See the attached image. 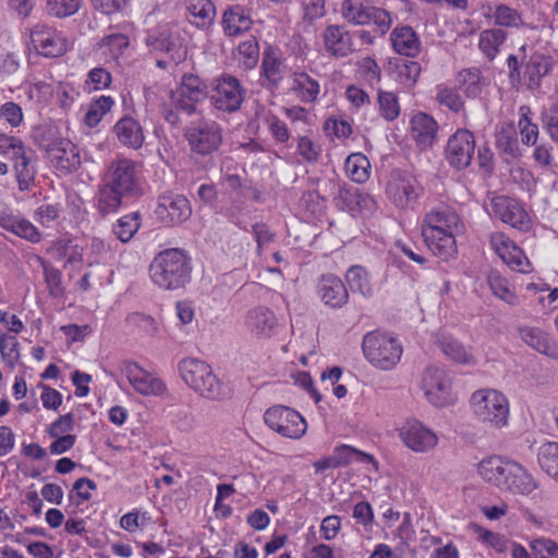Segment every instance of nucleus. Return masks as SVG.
<instances>
[{"label":"nucleus","mask_w":558,"mask_h":558,"mask_svg":"<svg viewBox=\"0 0 558 558\" xmlns=\"http://www.w3.org/2000/svg\"><path fill=\"white\" fill-rule=\"evenodd\" d=\"M512 464L513 460H507L500 456H492L478 463L477 472L484 481L502 490Z\"/></svg>","instance_id":"nucleus-24"},{"label":"nucleus","mask_w":558,"mask_h":558,"mask_svg":"<svg viewBox=\"0 0 558 558\" xmlns=\"http://www.w3.org/2000/svg\"><path fill=\"white\" fill-rule=\"evenodd\" d=\"M377 101L380 114L388 121L396 120L400 114L398 98L393 93L378 90Z\"/></svg>","instance_id":"nucleus-47"},{"label":"nucleus","mask_w":558,"mask_h":558,"mask_svg":"<svg viewBox=\"0 0 558 558\" xmlns=\"http://www.w3.org/2000/svg\"><path fill=\"white\" fill-rule=\"evenodd\" d=\"M345 280L353 292H359L363 296H371L373 289L368 279L367 271L361 266H352L345 274Z\"/></svg>","instance_id":"nucleus-38"},{"label":"nucleus","mask_w":558,"mask_h":558,"mask_svg":"<svg viewBox=\"0 0 558 558\" xmlns=\"http://www.w3.org/2000/svg\"><path fill=\"white\" fill-rule=\"evenodd\" d=\"M244 325L258 339H269L277 330L278 319L269 307L258 305L247 311Z\"/></svg>","instance_id":"nucleus-21"},{"label":"nucleus","mask_w":558,"mask_h":558,"mask_svg":"<svg viewBox=\"0 0 558 558\" xmlns=\"http://www.w3.org/2000/svg\"><path fill=\"white\" fill-rule=\"evenodd\" d=\"M436 99L442 106H446L453 112H459L463 109V100L459 93L446 86H439Z\"/></svg>","instance_id":"nucleus-52"},{"label":"nucleus","mask_w":558,"mask_h":558,"mask_svg":"<svg viewBox=\"0 0 558 558\" xmlns=\"http://www.w3.org/2000/svg\"><path fill=\"white\" fill-rule=\"evenodd\" d=\"M185 8L192 24L208 27L215 20L216 8L210 0H185Z\"/></svg>","instance_id":"nucleus-30"},{"label":"nucleus","mask_w":558,"mask_h":558,"mask_svg":"<svg viewBox=\"0 0 558 558\" xmlns=\"http://www.w3.org/2000/svg\"><path fill=\"white\" fill-rule=\"evenodd\" d=\"M3 155L13 163V170L20 191L29 190L35 182L37 173L36 156L33 150L26 149L21 144L10 143L0 146Z\"/></svg>","instance_id":"nucleus-10"},{"label":"nucleus","mask_w":558,"mask_h":558,"mask_svg":"<svg viewBox=\"0 0 558 558\" xmlns=\"http://www.w3.org/2000/svg\"><path fill=\"white\" fill-rule=\"evenodd\" d=\"M530 548L536 558H558V543L550 538H534L530 542Z\"/></svg>","instance_id":"nucleus-49"},{"label":"nucleus","mask_w":558,"mask_h":558,"mask_svg":"<svg viewBox=\"0 0 558 558\" xmlns=\"http://www.w3.org/2000/svg\"><path fill=\"white\" fill-rule=\"evenodd\" d=\"M505 39L506 33L502 29H485L480 34L478 48L489 60H493L498 54Z\"/></svg>","instance_id":"nucleus-34"},{"label":"nucleus","mask_w":558,"mask_h":558,"mask_svg":"<svg viewBox=\"0 0 558 558\" xmlns=\"http://www.w3.org/2000/svg\"><path fill=\"white\" fill-rule=\"evenodd\" d=\"M292 89L298 93L303 101L312 102L317 98L319 84L308 74L295 73Z\"/></svg>","instance_id":"nucleus-36"},{"label":"nucleus","mask_w":558,"mask_h":558,"mask_svg":"<svg viewBox=\"0 0 558 558\" xmlns=\"http://www.w3.org/2000/svg\"><path fill=\"white\" fill-rule=\"evenodd\" d=\"M82 0H47L48 12L57 17H68L81 8Z\"/></svg>","instance_id":"nucleus-48"},{"label":"nucleus","mask_w":558,"mask_h":558,"mask_svg":"<svg viewBox=\"0 0 558 558\" xmlns=\"http://www.w3.org/2000/svg\"><path fill=\"white\" fill-rule=\"evenodd\" d=\"M317 292L323 303L331 308H341L349 301L347 287L339 277L331 274L322 276Z\"/></svg>","instance_id":"nucleus-23"},{"label":"nucleus","mask_w":558,"mask_h":558,"mask_svg":"<svg viewBox=\"0 0 558 558\" xmlns=\"http://www.w3.org/2000/svg\"><path fill=\"white\" fill-rule=\"evenodd\" d=\"M110 83L111 74L104 68L92 69L86 81V84H92L95 90L107 88Z\"/></svg>","instance_id":"nucleus-62"},{"label":"nucleus","mask_w":558,"mask_h":558,"mask_svg":"<svg viewBox=\"0 0 558 558\" xmlns=\"http://www.w3.org/2000/svg\"><path fill=\"white\" fill-rule=\"evenodd\" d=\"M244 95L245 90L238 78L222 75L214 82L210 100L216 109L234 112L240 109Z\"/></svg>","instance_id":"nucleus-14"},{"label":"nucleus","mask_w":558,"mask_h":558,"mask_svg":"<svg viewBox=\"0 0 558 558\" xmlns=\"http://www.w3.org/2000/svg\"><path fill=\"white\" fill-rule=\"evenodd\" d=\"M391 43L395 51L407 57H416L421 51L418 36L410 26L397 27L391 33Z\"/></svg>","instance_id":"nucleus-28"},{"label":"nucleus","mask_w":558,"mask_h":558,"mask_svg":"<svg viewBox=\"0 0 558 558\" xmlns=\"http://www.w3.org/2000/svg\"><path fill=\"white\" fill-rule=\"evenodd\" d=\"M143 192L137 165L126 158L114 160L99 185L97 210L101 216L113 214L122 206L123 197H138Z\"/></svg>","instance_id":"nucleus-1"},{"label":"nucleus","mask_w":558,"mask_h":558,"mask_svg":"<svg viewBox=\"0 0 558 558\" xmlns=\"http://www.w3.org/2000/svg\"><path fill=\"white\" fill-rule=\"evenodd\" d=\"M74 427L73 414L68 413L61 415L57 421H54L49 427L50 437H59L63 435H68L66 433L71 432Z\"/></svg>","instance_id":"nucleus-63"},{"label":"nucleus","mask_w":558,"mask_h":558,"mask_svg":"<svg viewBox=\"0 0 558 558\" xmlns=\"http://www.w3.org/2000/svg\"><path fill=\"white\" fill-rule=\"evenodd\" d=\"M423 193V187L414 175L393 170L386 184L388 198L399 208H412Z\"/></svg>","instance_id":"nucleus-8"},{"label":"nucleus","mask_w":558,"mask_h":558,"mask_svg":"<svg viewBox=\"0 0 558 558\" xmlns=\"http://www.w3.org/2000/svg\"><path fill=\"white\" fill-rule=\"evenodd\" d=\"M113 105V100L109 96H100L94 100L87 109L84 118L86 125L93 128L96 126L102 119V117L110 111Z\"/></svg>","instance_id":"nucleus-43"},{"label":"nucleus","mask_w":558,"mask_h":558,"mask_svg":"<svg viewBox=\"0 0 558 558\" xmlns=\"http://www.w3.org/2000/svg\"><path fill=\"white\" fill-rule=\"evenodd\" d=\"M31 40L36 51L47 58L60 57L70 48V41L61 32L46 25L35 26Z\"/></svg>","instance_id":"nucleus-18"},{"label":"nucleus","mask_w":558,"mask_h":558,"mask_svg":"<svg viewBox=\"0 0 558 558\" xmlns=\"http://www.w3.org/2000/svg\"><path fill=\"white\" fill-rule=\"evenodd\" d=\"M493 215L502 222L512 228L526 232L532 227V221L523 208L515 199L508 196H497L492 199Z\"/></svg>","instance_id":"nucleus-20"},{"label":"nucleus","mask_w":558,"mask_h":558,"mask_svg":"<svg viewBox=\"0 0 558 558\" xmlns=\"http://www.w3.org/2000/svg\"><path fill=\"white\" fill-rule=\"evenodd\" d=\"M145 43L150 49L168 54L169 60L174 64L183 62L186 58V48L179 35L168 26H161L149 32Z\"/></svg>","instance_id":"nucleus-17"},{"label":"nucleus","mask_w":558,"mask_h":558,"mask_svg":"<svg viewBox=\"0 0 558 558\" xmlns=\"http://www.w3.org/2000/svg\"><path fill=\"white\" fill-rule=\"evenodd\" d=\"M487 282L493 293L509 305L519 303V298L511 289L508 280L498 271L493 270L487 277Z\"/></svg>","instance_id":"nucleus-35"},{"label":"nucleus","mask_w":558,"mask_h":558,"mask_svg":"<svg viewBox=\"0 0 558 558\" xmlns=\"http://www.w3.org/2000/svg\"><path fill=\"white\" fill-rule=\"evenodd\" d=\"M402 444L415 453H427L438 445L437 434L416 418H409L398 429Z\"/></svg>","instance_id":"nucleus-13"},{"label":"nucleus","mask_w":558,"mask_h":558,"mask_svg":"<svg viewBox=\"0 0 558 558\" xmlns=\"http://www.w3.org/2000/svg\"><path fill=\"white\" fill-rule=\"evenodd\" d=\"M41 388L43 392L40 399L44 408L57 411L62 403V395L58 390L46 385H43Z\"/></svg>","instance_id":"nucleus-64"},{"label":"nucleus","mask_w":558,"mask_h":558,"mask_svg":"<svg viewBox=\"0 0 558 558\" xmlns=\"http://www.w3.org/2000/svg\"><path fill=\"white\" fill-rule=\"evenodd\" d=\"M191 270L189 257L179 248L160 252L149 267L154 283L166 290L183 288L191 279Z\"/></svg>","instance_id":"nucleus-4"},{"label":"nucleus","mask_w":558,"mask_h":558,"mask_svg":"<svg viewBox=\"0 0 558 558\" xmlns=\"http://www.w3.org/2000/svg\"><path fill=\"white\" fill-rule=\"evenodd\" d=\"M421 74V65L416 61H405L398 66L399 81L408 86L416 83Z\"/></svg>","instance_id":"nucleus-57"},{"label":"nucleus","mask_w":558,"mask_h":558,"mask_svg":"<svg viewBox=\"0 0 558 558\" xmlns=\"http://www.w3.org/2000/svg\"><path fill=\"white\" fill-rule=\"evenodd\" d=\"M413 136L418 140H433L436 136L437 123L426 113H418L412 119Z\"/></svg>","instance_id":"nucleus-45"},{"label":"nucleus","mask_w":558,"mask_h":558,"mask_svg":"<svg viewBox=\"0 0 558 558\" xmlns=\"http://www.w3.org/2000/svg\"><path fill=\"white\" fill-rule=\"evenodd\" d=\"M323 39L326 51L335 58H344L353 52L351 35L341 26H327Z\"/></svg>","instance_id":"nucleus-25"},{"label":"nucleus","mask_w":558,"mask_h":558,"mask_svg":"<svg viewBox=\"0 0 558 558\" xmlns=\"http://www.w3.org/2000/svg\"><path fill=\"white\" fill-rule=\"evenodd\" d=\"M362 347L368 362L381 369L393 368L402 355L399 340L386 332H368L363 339Z\"/></svg>","instance_id":"nucleus-7"},{"label":"nucleus","mask_w":558,"mask_h":558,"mask_svg":"<svg viewBox=\"0 0 558 558\" xmlns=\"http://www.w3.org/2000/svg\"><path fill=\"white\" fill-rule=\"evenodd\" d=\"M357 73L360 78L371 86L378 84L380 81L379 66L371 58H364L357 63Z\"/></svg>","instance_id":"nucleus-51"},{"label":"nucleus","mask_w":558,"mask_h":558,"mask_svg":"<svg viewBox=\"0 0 558 558\" xmlns=\"http://www.w3.org/2000/svg\"><path fill=\"white\" fill-rule=\"evenodd\" d=\"M344 20L355 25L374 23L380 33H386L391 25L390 14L376 7L368 5L364 0H344L341 4Z\"/></svg>","instance_id":"nucleus-12"},{"label":"nucleus","mask_w":558,"mask_h":558,"mask_svg":"<svg viewBox=\"0 0 558 558\" xmlns=\"http://www.w3.org/2000/svg\"><path fill=\"white\" fill-rule=\"evenodd\" d=\"M207 96V85L199 76L184 74L180 86L172 93V100L178 109L192 114L196 110V105L204 101Z\"/></svg>","instance_id":"nucleus-15"},{"label":"nucleus","mask_w":558,"mask_h":558,"mask_svg":"<svg viewBox=\"0 0 558 558\" xmlns=\"http://www.w3.org/2000/svg\"><path fill=\"white\" fill-rule=\"evenodd\" d=\"M509 80L511 83H522L530 90H538L542 81L554 69L555 61L551 54L522 45L517 54L507 59Z\"/></svg>","instance_id":"nucleus-3"},{"label":"nucleus","mask_w":558,"mask_h":558,"mask_svg":"<svg viewBox=\"0 0 558 558\" xmlns=\"http://www.w3.org/2000/svg\"><path fill=\"white\" fill-rule=\"evenodd\" d=\"M46 153L56 168L71 172L81 165V154L74 142H50Z\"/></svg>","instance_id":"nucleus-22"},{"label":"nucleus","mask_w":558,"mask_h":558,"mask_svg":"<svg viewBox=\"0 0 558 558\" xmlns=\"http://www.w3.org/2000/svg\"><path fill=\"white\" fill-rule=\"evenodd\" d=\"M502 262L512 270L522 274H529L532 271V265L521 248L520 254L512 253V250H510Z\"/></svg>","instance_id":"nucleus-60"},{"label":"nucleus","mask_w":558,"mask_h":558,"mask_svg":"<svg viewBox=\"0 0 558 558\" xmlns=\"http://www.w3.org/2000/svg\"><path fill=\"white\" fill-rule=\"evenodd\" d=\"M459 83L468 97L476 98L483 90L485 78L480 69L469 68L459 72Z\"/></svg>","instance_id":"nucleus-33"},{"label":"nucleus","mask_w":558,"mask_h":558,"mask_svg":"<svg viewBox=\"0 0 558 558\" xmlns=\"http://www.w3.org/2000/svg\"><path fill=\"white\" fill-rule=\"evenodd\" d=\"M518 332L522 341L535 351L545 355L554 354L555 349L553 343L548 335L542 329L531 326H521L518 327Z\"/></svg>","instance_id":"nucleus-31"},{"label":"nucleus","mask_w":558,"mask_h":558,"mask_svg":"<svg viewBox=\"0 0 558 558\" xmlns=\"http://www.w3.org/2000/svg\"><path fill=\"white\" fill-rule=\"evenodd\" d=\"M19 342L14 336L2 335L0 337V352L2 359L13 367L19 361Z\"/></svg>","instance_id":"nucleus-55"},{"label":"nucleus","mask_w":558,"mask_h":558,"mask_svg":"<svg viewBox=\"0 0 558 558\" xmlns=\"http://www.w3.org/2000/svg\"><path fill=\"white\" fill-rule=\"evenodd\" d=\"M333 456L337 459L338 466H347L353 461L357 462H371L376 464V460L373 456L359 451L350 446H341L333 451Z\"/></svg>","instance_id":"nucleus-46"},{"label":"nucleus","mask_w":558,"mask_h":558,"mask_svg":"<svg viewBox=\"0 0 558 558\" xmlns=\"http://www.w3.org/2000/svg\"><path fill=\"white\" fill-rule=\"evenodd\" d=\"M38 262L44 270L45 282L49 295L52 298L63 296L64 287L62 283V272L41 257H38Z\"/></svg>","instance_id":"nucleus-39"},{"label":"nucleus","mask_w":558,"mask_h":558,"mask_svg":"<svg viewBox=\"0 0 558 558\" xmlns=\"http://www.w3.org/2000/svg\"><path fill=\"white\" fill-rule=\"evenodd\" d=\"M140 214L132 213L121 217L113 225V233L123 243L129 242L140 229Z\"/></svg>","instance_id":"nucleus-41"},{"label":"nucleus","mask_w":558,"mask_h":558,"mask_svg":"<svg viewBox=\"0 0 558 558\" xmlns=\"http://www.w3.org/2000/svg\"><path fill=\"white\" fill-rule=\"evenodd\" d=\"M494 19L497 25L505 27H519L522 25V19L518 11L506 4H500L496 8Z\"/></svg>","instance_id":"nucleus-50"},{"label":"nucleus","mask_w":558,"mask_h":558,"mask_svg":"<svg viewBox=\"0 0 558 558\" xmlns=\"http://www.w3.org/2000/svg\"><path fill=\"white\" fill-rule=\"evenodd\" d=\"M155 214L168 226L181 225L192 215L189 199L180 194L166 192L159 196Z\"/></svg>","instance_id":"nucleus-19"},{"label":"nucleus","mask_w":558,"mask_h":558,"mask_svg":"<svg viewBox=\"0 0 558 558\" xmlns=\"http://www.w3.org/2000/svg\"><path fill=\"white\" fill-rule=\"evenodd\" d=\"M0 228L32 243H38L41 239L38 229L29 220L13 211L0 213Z\"/></svg>","instance_id":"nucleus-26"},{"label":"nucleus","mask_w":558,"mask_h":558,"mask_svg":"<svg viewBox=\"0 0 558 558\" xmlns=\"http://www.w3.org/2000/svg\"><path fill=\"white\" fill-rule=\"evenodd\" d=\"M537 462L549 476L558 473V442H546L538 448Z\"/></svg>","instance_id":"nucleus-37"},{"label":"nucleus","mask_w":558,"mask_h":558,"mask_svg":"<svg viewBox=\"0 0 558 558\" xmlns=\"http://www.w3.org/2000/svg\"><path fill=\"white\" fill-rule=\"evenodd\" d=\"M114 132L119 140L143 138L138 123L132 118H123L114 125Z\"/></svg>","instance_id":"nucleus-54"},{"label":"nucleus","mask_w":558,"mask_h":558,"mask_svg":"<svg viewBox=\"0 0 558 558\" xmlns=\"http://www.w3.org/2000/svg\"><path fill=\"white\" fill-rule=\"evenodd\" d=\"M475 142H447L446 159L457 168H466L472 160L474 154Z\"/></svg>","instance_id":"nucleus-32"},{"label":"nucleus","mask_w":558,"mask_h":558,"mask_svg":"<svg viewBox=\"0 0 558 558\" xmlns=\"http://www.w3.org/2000/svg\"><path fill=\"white\" fill-rule=\"evenodd\" d=\"M369 161L362 154H351L345 160V171L355 182L362 183L368 179Z\"/></svg>","instance_id":"nucleus-42"},{"label":"nucleus","mask_w":558,"mask_h":558,"mask_svg":"<svg viewBox=\"0 0 558 558\" xmlns=\"http://www.w3.org/2000/svg\"><path fill=\"white\" fill-rule=\"evenodd\" d=\"M266 425L283 437L299 439L306 432L304 417L293 409L286 405H274L264 414Z\"/></svg>","instance_id":"nucleus-9"},{"label":"nucleus","mask_w":558,"mask_h":558,"mask_svg":"<svg viewBox=\"0 0 558 558\" xmlns=\"http://www.w3.org/2000/svg\"><path fill=\"white\" fill-rule=\"evenodd\" d=\"M536 487L537 483L530 472L524 466L513 461L502 490L525 496L531 494Z\"/></svg>","instance_id":"nucleus-27"},{"label":"nucleus","mask_w":558,"mask_h":558,"mask_svg":"<svg viewBox=\"0 0 558 558\" xmlns=\"http://www.w3.org/2000/svg\"><path fill=\"white\" fill-rule=\"evenodd\" d=\"M441 351L452 361L462 364L473 362L472 353L454 339L445 338L439 342Z\"/></svg>","instance_id":"nucleus-44"},{"label":"nucleus","mask_w":558,"mask_h":558,"mask_svg":"<svg viewBox=\"0 0 558 558\" xmlns=\"http://www.w3.org/2000/svg\"><path fill=\"white\" fill-rule=\"evenodd\" d=\"M490 245L501 260L505 259L510 250H512V253L520 254V247L509 236L501 232L492 234Z\"/></svg>","instance_id":"nucleus-53"},{"label":"nucleus","mask_w":558,"mask_h":558,"mask_svg":"<svg viewBox=\"0 0 558 558\" xmlns=\"http://www.w3.org/2000/svg\"><path fill=\"white\" fill-rule=\"evenodd\" d=\"M474 416L482 423L501 429L509 421L508 398L496 389H478L470 398Z\"/></svg>","instance_id":"nucleus-6"},{"label":"nucleus","mask_w":558,"mask_h":558,"mask_svg":"<svg viewBox=\"0 0 558 558\" xmlns=\"http://www.w3.org/2000/svg\"><path fill=\"white\" fill-rule=\"evenodd\" d=\"M461 230V221L456 210L441 204L425 215L422 235L429 250L446 259L456 253L454 236Z\"/></svg>","instance_id":"nucleus-2"},{"label":"nucleus","mask_w":558,"mask_h":558,"mask_svg":"<svg viewBox=\"0 0 558 558\" xmlns=\"http://www.w3.org/2000/svg\"><path fill=\"white\" fill-rule=\"evenodd\" d=\"M324 130L327 136H335L338 138L349 137L352 133L351 124L342 119L329 118L324 123Z\"/></svg>","instance_id":"nucleus-58"},{"label":"nucleus","mask_w":558,"mask_h":558,"mask_svg":"<svg viewBox=\"0 0 558 558\" xmlns=\"http://www.w3.org/2000/svg\"><path fill=\"white\" fill-rule=\"evenodd\" d=\"M238 52L243 57V63L247 68H253L258 61V45L254 38L242 41L238 46Z\"/></svg>","instance_id":"nucleus-59"},{"label":"nucleus","mask_w":558,"mask_h":558,"mask_svg":"<svg viewBox=\"0 0 558 558\" xmlns=\"http://www.w3.org/2000/svg\"><path fill=\"white\" fill-rule=\"evenodd\" d=\"M222 26L228 36H236L251 28L252 19L243 7L232 5L223 12Z\"/></svg>","instance_id":"nucleus-29"},{"label":"nucleus","mask_w":558,"mask_h":558,"mask_svg":"<svg viewBox=\"0 0 558 558\" xmlns=\"http://www.w3.org/2000/svg\"><path fill=\"white\" fill-rule=\"evenodd\" d=\"M262 66L266 78L274 85L282 80L286 72V65L282 60L275 51L271 50L264 53Z\"/></svg>","instance_id":"nucleus-40"},{"label":"nucleus","mask_w":558,"mask_h":558,"mask_svg":"<svg viewBox=\"0 0 558 558\" xmlns=\"http://www.w3.org/2000/svg\"><path fill=\"white\" fill-rule=\"evenodd\" d=\"M400 254L405 256L408 259L423 265L425 263V257L421 254L416 253L412 244L404 243L402 241H397L395 243V250L392 251V256L396 264H403Z\"/></svg>","instance_id":"nucleus-56"},{"label":"nucleus","mask_w":558,"mask_h":558,"mask_svg":"<svg viewBox=\"0 0 558 558\" xmlns=\"http://www.w3.org/2000/svg\"><path fill=\"white\" fill-rule=\"evenodd\" d=\"M178 369L182 380L199 396L210 400H220L226 396L222 383L205 361L187 357L180 361Z\"/></svg>","instance_id":"nucleus-5"},{"label":"nucleus","mask_w":558,"mask_h":558,"mask_svg":"<svg viewBox=\"0 0 558 558\" xmlns=\"http://www.w3.org/2000/svg\"><path fill=\"white\" fill-rule=\"evenodd\" d=\"M0 117H2L12 128H16L23 121V111L17 104L8 101L0 107Z\"/></svg>","instance_id":"nucleus-61"},{"label":"nucleus","mask_w":558,"mask_h":558,"mask_svg":"<svg viewBox=\"0 0 558 558\" xmlns=\"http://www.w3.org/2000/svg\"><path fill=\"white\" fill-rule=\"evenodd\" d=\"M422 388L427 400L437 408L447 407L456 399L452 392V378L445 369L437 366L425 369Z\"/></svg>","instance_id":"nucleus-11"},{"label":"nucleus","mask_w":558,"mask_h":558,"mask_svg":"<svg viewBox=\"0 0 558 558\" xmlns=\"http://www.w3.org/2000/svg\"><path fill=\"white\" fill-rule=\"evenodd\" d=\"M121 371L137 393L159 397L167 390L166 384L156 374L144 369L137 363L124 362Z\"/></svg>","instance_id":"nucleus-16"}]
</instances>
